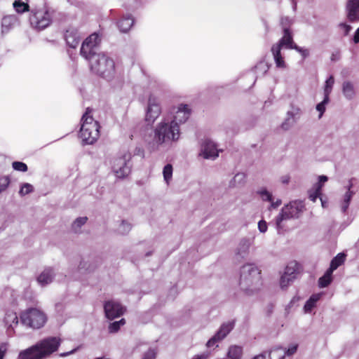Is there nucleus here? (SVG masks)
I'll return each instance as SVG.
<instances>
[{
    "label": "nucleus",
    "mask_w": 359,
    "mask_h": 359,
    "mask_svg": "<svg viewBox=\"0 0 359 359\" xmlns=\"http://www.w3.org/2000/svg\"><path fill=\"white\" fill-rule=\"evenodd\" d=\"M101 36L93 33L83 42L80 53L88 61L92 72L107 81H111L116 76L114 60L104 53L99 51Z\"/></svg>",
    "instance_id": "obj_1"
},
{
    "label": "nucleus",
    "mask_w": 359,
    "mask_h": 359,
    "mask_svg": "<svg viewBox=\"0 0 359 359\" xmlns=\"http://www.w3.org/2000/svg\"><path fill=\"white\" fill-rule=\"evenodd\" d=\"M60 344L61 339L57 337L44 338L31 347L20 351L18 359H46L57 351Z\"/></svg>",
    "instance_id": "obj_2"
},
{
    "label": "nucleus",
    "mask_w": 359,
    "mask_h": 359,
    "mask_svg": "<svg viewBox=\"0 0 359 359\" xmlns=\"http://www.w3.org/2000/svg\"><path fill=\"white\" fill-rule=\"evenodd\" d=\"M240 287L247 294H252L261 285L260 271L254 264H246L241 269Z\"/></svg>",
    "instance_id": "obj_3"
},
{
    "label": "nucleus",
    "mask_w": 359,
    "mask_h": 359,
    "mask_svg": "<svg viewBox=\"0 0 359 359\" xmlns=\"http://www.w3.org/2000/svg\"><path fill=\"white\" fill-rule=\"evenodd\" d=\"M180 126L168 119L163 118L154 129V140L158 144L175 142L180 138Z\"/></svg>",
    "instance_id": "obj_4"
},
{
    "label": "nucleus",
    "mask_w": 359,
    "mask_h": 359,
    "mask_svg": "<svg viewBox=\"0 0 359 359\" xmlns=\"http://www.w3.org/2000/svg\"><path fill=\"white\" fill-rule=\"evenodd\" d=\"M90 112L91 111L88 108L81 118L82 123L79 137L84 144H93L97 141L100 135L99 123L90 116Z\"/></svg>",
    "instance_id": "obj_5"
},
{
    "label": "nucleus",
    "mask_w": 359,
    "mask_h": 359,
    "mask_svg": "<svg viewBox=\"0 0 359 359\" xmlns=\"http://www.w3.org/2000/svg\"><path fill=\"white\" fill-rule=\"evenodd\" d=\"M54 11L46 4L42 6L32 8L30 11L29 22L31 26L37 31L47 28L52 23V17Z\"/></svg>",
    "instance_id": "obj_6"
},
{
    "label": "nucleus",
    "mask_w": 359,
    "mask_h": 359,
    "mask_svg": "<svg viewBox=\"0 0 359 359\" xmlns=\"http://www.w3.org/2000/svg\"><path fill=\"white\" fill-rule=\"evenodd\" d=\"M302 201H292L285 205L276 217V226L278 231L283 229V222L290 219L298 218L304 210Z\"/></svg>",
    "instance_id": "obj_7"
},
{
    "label": "nucleus",
    "mask_w": 359,
    "mask_h": 359,
    "mask_svg": "<svg viewBox=\"0 0 359 359\" xmlns=\"http://www.w3.org/2000/svg\"><path fill=\"white\" fill-rule=\"evenodd\" d=\"M20 320L23 325L33 329H39L45 325L47 316L39 309L30 308L20 314Z\"/></svg>",
    "instance_id": "obj_8"
},
{
    "label": "nucleus",
    "mask_w": 359,
    "mask_h": 359,
    "mask_svg": "<svg viewBox=\"0 0 359 359\" xmlns=\"http://www.w3.org/2000/svg\"><path fill=\"white\" fill-rule=\"evenodd\" d=\"M130 158L131 155L126 153L122 156L114 159L112 170L116 177L124 178L130 174L132 167Z\"/></svg>",
    "instance_id": "obj_9"
},
{
    "label": "nucleus",
    "mask_w": 359,
    "mask_h": 359,
    "mask_svg": "<svg viewBox=\"0 0 359 359\" xmlns=\"http://www.w3.org/2000/svg\"><path fill=\"white\" fill-rule=\"evenodd\" d=\"M235 326V321H228L221 325L217 332L207 341L206 346L211 348L216 345L219 341H222L233 329Z\"/></svg>",
    "instance_id": "obj_10"
},
{
    "label": "nucleus",
    "mask_w": 359,
    "mask_h": 359,
    "mask_svg": "<svg viewBox=\"0 0 359 359\" xmlns=\"http://www.w3.org/2000/svg\"><path fill=\"white\" fill-rule=\"evenodd\" d=\"M161 107L157 97L150 95L148 100V104L146 109L145 121L148 124H152L160 116Z\"/></svg>",
    "instance_id": "obj_11"
},
{
    "label": "nucleus",
    "mask_w": 359,
    "mask_h": 359,
    "mask_svg": "<svg viewBox=\"0 0 359 359\" xmlns=\"http://www.w3.org/2000/svg\"><path fill=\"white\" fill-rule=\"evenodd\" d=\"M219 150L214 142L209 139L202 140L199 156L205 159L215 160L219 156Z\"/></svg>",
    "instance_id": "obj_12"
},
{
    "label": "nucleus",
    "mask_w": 359,
    "mask_h": 359,
    "mask_svg": "<svg viewBox=\"0 0 359 359\" xmlns=\"http://www.w3.org/2000/svg\"><path fill=\"white\" fill-rule=\"evenodd\" d=\"M104 309L106 317L109 320L120 317L126 311L124 306L114 300L106 302L104 304Z\"/></svg>",
    "instance_id": "obj_13"
},
{
    "label": "nucleus",
    "mask_w": 359,
    "mask_h": 359,
    "mask_svg": "<svg viewBox=\"0 0 359 359\" xmlns=\"http://www.w3.org/2000/svg\"><path fill=\"white\" fill-rule=\"evenodd\" d=\"M297 344L290 345L287 349H284L281 346L275 347L269 353L270 359H284L286 355L292 356L297 352Z\"/></svg>",
    "instance_id": "obj_14"
},
{
    "label": "nucleus",
    "mask_w": 359,
    "mask_h": 359,
    "mask_svg": "<svg viewBox=\"0 0 359 359\" xmlns=\"http://www.w3.org/2000/svg\"><path fill=\"white\" fill-rule=\"evenodd\" d=\"M299 266L295 262L289 263L285 267L284 273L281 276L280 280V285L282 289L285 287L284 278L289 280H295L298 275Z\"/></svg>",
    "instance_id": "obj_15"
},
{
    "label": "nucleus",
    "mask_w": 359,
    "mask_h": 359,
    "mask_svg": "<svg viewBox=\"0 0 359 359\" xmlns=\"http://www.w3.org/2000/svg\"><path fill=\"white\" fill-rule=\"evenodd\" d=\"M253 243V238H243L240 240L236 249V256L237 258L245 259L248 257L250 252V248Z\"/></svg>",
    "instance_id": "obj_16"
},
{
    "label": "nucleus",
    "mask_w": 359,
    "mask_h": 359,
    "mask_svg": "<svg viewBox=\"0 0 359 359\" xmlns=\"http://www.w3.org/2000/svg\"><path fill=\"white\" fill-rule=\"evenodd\" d=\"M191 114V109L187 104H180L175 111L173 118L171 120L175 124L179 126L181 123H185L189 118Z\"/></svg>",
    "instance_id": "obj_17"
},
{
    "label": "nucleus",
    "mask_w": 359,
    "mask_h": 359,
    "mask_svg": "<svg viewBox=\"0 0 359 359\" xmlns=\"http://www.w3.org/2000/svg\"><path fill=\"white\" fill-rule=\"evenodd\" d=\"M347 18L351 22L359 21V0H348Z\"/></svg>",
    "instance_id": "obj_18"
},
{
    "label": "nucleus",
    "mask_w": 359,
    "mask_h": 359,
    "mask_svg": "<svg viewBox=\"0 0 359 359\" xmlns=\"http://www.w3.org/2000/svg\"><path fill=\"white\" fill-rule=\"evenodd\" d=\"M65 39L70 48H75L79 45L81 37L77 29L69 28L65 34Z\"/></svg>",
    "instance_id": "obj_19"
},
{
    "label": "nucleus",
    "mask_w": 359,
    "mask_h": 359,
    "mask_svg": "<svg viewBox=\"0 0 359 359\" xmlns=\"http://www.w3.org/2000/svg\"><path fill=\"white\" fill-rule=\"evenodd\" d=\"M299 114V109L292 107L291 110L287 112V117L285 121L282 123V128L287 130L294 125L296 120V116Z\"/></svg>",
    "instance_id": "obj_20"
},
{
    "label": "nucleus",
    "mask_w": 359,
    "mask_h": 359,
    "mask_svg": "<svg viewBox=\"0 0 359 359\" xmlns=\"http://www.w3.org/2000/svg\"><path fill=\"white\" fill-rule=\"evenodd\" d=\"M18 24V18L15 15H6L1 21V32L3 34L8 33Z\"/></svg>",
    "instance_id": "obj_21"
},
{
    "label": "nucleus",
    "mask_w": 359,
    "mask_h": 359,
    "mask_svg": "<svg viewBox=\"0 0 359 359\" xmlns=\"http://www.w3.org/2000/svg\"><path fill=\"white\" fill-rule=\"evenodd\" d=\"M55 276V273L52 268L45 269L37 278V281L41 285H46L50 283Z\"/></svg>",
    "instance_id": "obj_22"
},
{
    "label": "nucleus",
    "mask_w": 359,
    "mask_h": 359,
    "mask_svg": "<svg viewBox=\"0 0 359 359\" xmlns=\"http://www.w3.org/2000/svg\"><path fill=\"white\" fill-rule=\"evenodd\" d=\"M271 50L276 67L281 68V69L285 68L286 65H285L284 59L281 55V53H280L281 48H279V45H273Z\"/></svg>",
    "instance_id": "obj_23"
},
{
    "label": "nucleus",
    "mask_w": 359,
    "mask_h": 359,
    "mask_svg": "<svg viewBox=\"0 0 359 359\" xmlns=\"http://www.w3.org/2000/svg\"><path fill=\"white\" fill-rule=\"evenodd\" d=\"M134 20L131 15H124L117 23V26L121 32H127L133 25Z\"/></svg>",
    "instance_id": "obj_24"
},
{
    "label": "nucleus",
    "mask_w": 359,
    "mask_h": 359,
    "mask_svg": "<svg viewBox=\"0 0 359 359\" xmlns=\"http://www.w3.org/2000/svg\"><path fill=\"white\" fill-rule=\"evenodd\" d=\"M274 45H279V48H282L285 46L288 49H292L293 46H295V43L293 41L291 31L290 32H283V37L279 40L277 43Z\"/></svg>",
    "instance_id": "obj_25"
},
{
    "label": "nucleus",
    "mask_w": 359,
    "mask_h": 359,
    "mask_svg": "<svg viewBox=\"0 0 359 359\" xmlns=\"http://www.w3.org/2000/svg\"><path fill=\"white\" fill-rule=\"evenodd\" d=\"M352 184H350L348 187L347 190L343 196L342 200L341 201L340 207L342 212L345 213L348 208L350 202L352 199L353 196L354 195V192L351 190Z\"/></svg>",
    "instance_id": "obj_26"
},
{
    "label": "nucleus",
    "mask_w": 359,
    "mask_h": 359,
    "mask_svg": "<svg viewBox=\"0 0 359 359\" xmlns=\"http://www.w3.org/2000/svg\"><path fill=\"white\" fill-rule=\"evenodd\" d=\"M342 93L347 100L353 99L355 96L354 84L349 81H344L342 84Z\"/></svg>",
    "instance_id": "obj_27"
},
{
    "label": "nucleus",
    "mask_w": 359,
    "mask_h": 359,
    "mask_svg": "<svg viewBox=\"0 0 359 359\" xmlns=\"http://www.w3.org/2000/svg\"><path fill=\"white\" fill-rule=\"evenodd\" d=\"M243 355V348L240 346L232 345L229 346L227 357L229 359H241Z\"/></svg>",
    "instance_id": "obj_28"
},
{
    "label": "nucleus",
    "mask_w": 359,
    "mask_h": 359,
    "mask_svg": "<svg viewBox=\"0 0 359 359\" xmlns=\"http://www.w3.org/2000/svg\"><path fill=\"white\" fill-rule=\"evenodd\" d=\"M246 176L243 172H238L235 175L229 182V187L232 188L241 187L245 183Z\"/></svg>",
    "instance_id": "obj_29"
},
{
    "label": "nucleus",
    "mask_w": 359,
    "mask_h": 359,
    "mask_svg": "<svg viewBox=\"0 0 359 359\" xmlns=\"http://www.w3.org/2000/svg\"><path fill=\"white\" fill-rule=\"evenodd\" d=\"M346 255L344 253H339L337 256H335L330 262V267L328 270L333 272L336 270L339 266H340L345 261Z\"/></svg>",
    "instance_id": "obj_30"
},
{
    "label": "nucleus",
    "mask_w": 359,
    "mask_h": 359,
    "mask_svg": "<svg viewBox=\"0 0 359 359\" xmlns=\"http://www.w3.org/2000/svg\"><path fill=\"white\" fill-rule=\"evenodd\" d=\"M13 6L18 13H23L29 11V6L27 3V0H15L13 2Z\"/></svg>",
    "instance_id": "obj_31"
},
{
    "label": "nucleus",
    "mask_w": 359,
    "mask_h": 359,
    "mask_svg": "<svg viewBox=\"0 0 359 359\" xmlns=\"http://www.w3.org/2000/svg\"><path fill=\"white\" fill-rule=\"evenodd\" d=\"M332 273L330 270H327L324 275L318 280V286L321 288L327 287L332 281Z\"/></svg>",
    "instance_id": "obj_32"
},
{
    "label": "nucleus",
    "mask_w": 359,
    "mask_h": 359,
    "mask_svg": "<svg viewBox=\"0 0 359 359\" xmlns=\"http://www.w3.org/2000/svg\"><path fill=\"white\" fill-rule=\"evenodd\" d=\"M126 323V320L124 318H121V320L118 321H114L113 323H111L109 325L108 330L109 333H116L117 332L121 326L124 325Z\"/></svg>",
    "instance_id": "obj_33"
},
{
    "label": "nucleus",
    "mask_w": 359,
    "mask_h": 359,
    "mask_svg": "<svg viewBox=\"0 0 359 359\" xmlns=\"http://www.w3.org/2000/svg\"><path fill=\"white\" fill-rule=\"evenodd\" d=\"M132 226L130 223L126 220H122L119 224L117 231L120 234H127L131 230Z\"/></svg>",
    "instance_id": "obj_34"
},
{
    "label": "nucleus",
    "mask_w": 359,
    "mask_h": 359,
    "mask_svg": "<svg viewBox=\"0 0 359 359\" xmlns=\"http://www.w3.org/2000/svg\"><path fill=\"white\" fill-rule=\"evenodd\" d=\"M334 83V76L332 75H331L325 81V89H324L325 96H327V97H329V95H330V93L332 92Z\"/></svg>",
    "instance_id": "obj_35"
},
{
    "label": "nucleus",
    "mask_w": 359,
    "mask_h": 359,
    "mask_svg": "<svg viewBox=\"0 0 359 359\" xmlns=\"http://www.w3.org/2000/svg\"><path fill=\"white\" fill-rule=\"evenodd\" d=\"M163 175L164 180L167 184H168L172 176V166L171 164L168 163L164 166L163 170Z\"/></svg>",
    "instance_id": "obj_36"
},
{
    "label": "nucleus",
    "mask_w": 359,
    "mask_h": 359,
    "mask_svg": "<svg viewBox=\"0 0 359 359\" xmlns=\"http://www.w3.org/2000/svg\"><path fill=\"white\" fill-rule=\"evenodd\" d=\"M257 194L264 201L270 202L273 199V196L266 188H262L257 191Z\"/></svg>",
    "instance_id": "obj_37"
},
{
    "label": "nucleus",
    "mask_w": 359,
    "mask_h": 359,
    "mask_svg": "<svg viewBox=\"0 0 359 359\" xmlns=\"http://www.w3.org/2000/svg\"><path fill=\"white\" fill-rule=\"evenodd\" d=\"M280 25L283 32H290V26L292 24V20L289 17H282L280 19Z\"/></svg>",
    "instance_id": "obj_38"
},
{
    "label": "nucleus",
    "mask_w": 359,
    "mask_h": 359,
    "mask_svg": "<svg viewBox=\"0 0 359 359\" xmlns=\"http://www.w3.org/2000/svg\"><path fill=\"white\" fill-rule=\"evenodd\" d=\"M34 191V187L29 183H24L22 184L19 191V194L22 196L32 193Z\"/></svg>",
    "instance_id": "obj_39"
},
{
    "label": "nucleus",
    "mask_w": 359,
    "mask_h": 359,
    "mask_svg": "<svg viewBox=\"0 0 359 359\" xmlns=\"http://www.w3.org/2000/svg\"><path fill=\"white\" fill-rule=\"evenodd\" d=\"M88 218L86 217H81L77 218L72 224V228L75 232L77 231L87 222Z\"/></svg>",
    "instance_id": "obj_40"
},
{
    "label": "nucleus",
    "mask_w": 359,
    "mask_h": 359,
    "mask_svg": "<svg viewBox=\"0 0 359 359\" xmlns=\"http://www.w3.org/2000/svg\"><path fill=\"white\" fill-rule=\"evenodd\" d=\"M329 102V97L324 96V99L322 102L316 105V109L320 112L319 118H320L325 111V105Z\"/></svg>",
    "instance_id": "obj_41"
},
{
    "label": "nucleus",
    "mask_w": 359,
    "mask_h": 359,
    "mask_svg": "<svg viewBox=\"0 0 359 359\" xmlns=\"http://www.w3.org/2000/svg\"><path fill=\"white\" fill-rule=\"evenodd\" d=\"M314 189H315L314 192L312 194H310V195H309V198L313 202H315L316 201V199L318 197H320V196L321 195L322 185L321 184H315Z\"/></svg>",
    "instance_id": "obj_42"
},
{
    "label": "nucleus",
    "mask_w": 359,
    "mask_h": 359,
    "mask_svg": "<svg viewBox=\"0 0 359 359\" xmlns=\"http://www.w3.org/2000/svg\"><path fill=\"white\" fill-rule=\"evenodd\" d=\"M12 167L15 170L20 172H26L28 169L27 165L25 163L20 161L13 162Z\"/></svg>",
    "instance_id": "obj_43"
},
{
    "label": "nucleus",
    "mask_w": 359,
    "mask_h": 359,
    "mask_svg": "<svg viewBox=\"0 0 359 359\" xmlns=\"http://www.w3.org/2000/svg\"><path fill=\"white\" fill-rule=\"evenodd\" d=\"M10 184V178L7 176L0 177V192L5 191Z\"/></svg>",
    "instance_id": "obj_44"
},
{
    "label": "nucleus",
    "mask_w": 359,
    "mask_h": 359,
    "mask_svg": "<svg viewBox=\"0 0 359 359\" xmlns=\"http://www.w3.org/2000/svg\"><path fill=\"white\" fill-rule=\"evenodd\" d=\"M296 50L298 53H299L303 58H306L309 55V51L308 49L300 47L295 44V46H293V48Z\"/></svg>",
    "instance_id": "obj_45"
},
{
    "label": "nucleus",
    "mask_w": 359,
    "mask_h": 359,
    "mask_svg": "<svg viewBox=\"0 0 359 359\" xmlns=\"http://www.w3.org/2000/svg\"><path fill=\"white\" fill-rule=\"evenodd\" d=\"M339 27L343 32L344 36H347L352 29V27L351 25L344 22H341L339 25Z\"/></svg>",
    "instance_id": "obj_46"
},
{
    "label": "nucleus",
    "mask_w": 359,
    "mask_h": 359,
    "mask_svg": "<svg viewBox=\"0 0 359 359\" xmlns=\"http://www.w3.org/2000/svg\"><path fill=\"white\" fill-rule=\"evenodd\" d=\"M316 306V304L312 302L310 299H309L304 306V310L305 313H310L312 309Z\"/></svg>",
    "instance_id": "obj_47"
},
{
    "label": "nucleus",
    "mask_w": 359,
    "mask_h": 359,
    "mask_svg": "<svg viewBox=\"0 0 359 359\" xmlns=\"http://www.w3.org/2000/svg\"><path fill=\"white\" fill-rule=\"evenodd\" d=\"M156 352L154 349H149L144 355L142 359H155Z\"/></svg>",
    "instance_id": "obj_48"
},
{
    "label": "nucleus",
    "mask_w": 359,
    "mask_h": 359,
    "mask_svg": "<svg viewBox=\"0 0 359 359\" xmlns=\"http://www.w3.org/2000/svg\"><path fill=\"white\" fill-rule=\"evenodd\" d=\"M268 226L266 221L262 219L258 222V229L261 233H265L267 231Z\"/></svg>",
    "instance_id": "obj_49"
},
{
    "label": "nucleus",
    "mask_w": 359,
    "mask_h": 359,
    "mask_svg": "<svg viewBox=\"0 0 359 359\" xmlns=\"http://www.w3.org/2000/svg\"><path fill=\"white\" fill-rule=\"evenodd\" d=\"M271 204L269 207V210H271V209H276L282 204V201L280 199H277L276 201H273L272 199L271 201H270Z\"/></svg>",
    "instance_id": "obj_50"
},
{
    "label": "nucleus",
    "mask_w": 359,
    "mask_h": 359,
    "mask_svg": "<svg viewBox=\"0 0 359 359\" xmlns=\"http://www.w3.org/2000/svg\"><path fill=\"white\" fill-rule=\"evenodd\" d=\"M210 356V353L206 351L201 354L195 355L191 359H208Z\"/></svg>",
    "instance_id": "obj_51"
},
{
    "label": "nucleus",
    "mask_w": 359,
    "mask_h": 359,
    "mask_svg": "<svg viewBox=\"0 0 359 359\" xmlns=\"http://www.w3.org/2000/svg\"><path fill=\"white\" fill-rule=\"evenodd\" d=\"M6 351H7V345L6 344H0V358H4Z\"/></svg>",
    "instance_id": "obj_52"
},
{
    "label": "nucleus",
    "mask_w": 359,
    "mask_h": 359,
    "mask_svg": "<svg viewBox=\"0 0 359 359\" xmlns=\"http://www.w3.org/2000/svg\"><path fill=\"white\" fill-rule=\"evenodd\" d=\"M320 294H313L310 297V300L313 302L314 304H316V302L320 299Z\"/></svg>",
    "instance_id": "obj_53"
},
{
    "label": "nucleus",
    "mask_w": 359,
    "mask_h": 359,
    "mask_svg": "<svg viewBox=\"0 0 359 359\" xmlns=\"http://www.w3.org/2000/svg\"><path fill=\"white\" fill-rule=\"evenodd\" d=\"M318 180L319 182L316 184H321L323 186V184L328 180V177L325 175H320L319 176Z\"/></svg>",
    "instance_id": "obj_54"
},
{
    "label": "nucleus",
    "mask_w": 359,
    "mask_h": 359,
    "mask_svg": "<svg viewBox=\"0 0 359 359\" xmlns=\"http://www.w3.org/2000/svg\"><path fill=\"white\" fill-rule=\"evenodd\" d=\"M77 349H78V348H74L73 350H72V351H68V352L62 353H60V357H66V356H68V355H71V354L74 353L76 351V350H77Z\"/></svg>",
    "instance_id": "obj_55"
},
{
    "label": "nucleus",
    "mask_w": 359,
    "mask_h": 359,
    "mask_svg": "<svg viewBox=\"0 0 359 359\" xmlns=\"http://www.w3.org/2000/svg\"><path fill=\"white\" fill-rule=\"evenodd\" d=\"M353 41L355 43H359V27L357 29V30L355 32V34L353 36Z\"/></svg>",
    "instance_id": "obj_56"
},
{
    "label": "nucleus",
    "mask_w": 359,
    "mask_h": 359,
    "mask_svg": "<svg viewBox=\"0 0 359 359\" xmlns=\"http://www.w3.org/2000/svg\"><path fill=\"white\" fill-rule=\"evenodd\" d=\"M280 181L283 184H287L290 182V177L288 175H284L281 177Z\"/></svg>",
    "instance_id": "obj_57"
},
{
    "label": "nucleus",
    "mask_w": 359,
    "mask_h": 359,
    "mask_svg": "<svg viewBox=\"0 0 359 359\" xmlns=\"http://www.w3.org/2000/svg\"><path fill=\"white\" fill-rule=\"evenodd\" d=\"M135 155H140V156H143L144 155V151L142 149L140 148V147H137L135 150Z\"/></svg>",
    "instance_id": "obj_58"
},
{
    "label": "nucleus",
    "mask_w": 359,
    "mask_h": 359,
    "mask_svg": "<svg viewBox=\"0 0 359 359\" xmlns=\"http://www.w3.org/2000/svg\"><path fill=\"white\" fill-rule=\"evenodd\" d=\"M252 359H266V355L264 353H260L254 356Z\"/></svg>",
    "instance_id": "obj_59"
},
{
    "label": "nucleus",
    "mask_w": 359,
    "mask_h": 359,
    "mask_svg": "<svg viewBox=\"0 0 359 359\" xmlns=\"http://www.w3.org/2000/svg\"><path fill=\"white\" fill-rule=\"evenodd\" d=\"M284 280H285V288H287L288 287V285L292 283L294 280H289L288 278H284Z\"/></svg>",
    "instance_id": "obj_60"
},
{
    "label": "nucleus",
    "mask_w": 359,
    "mask_h": 359,
    "mask_svg": "<svg viewBox=\"0 0 359 359\" xmlns=\"http://www.w3.org/2000/svg\"><path fill=\"white\" fill-rule=\"evenodd\" d=\"M13 322H15L16 323H18V317L16 316V315L15 314L14 316H13Z\"/></svg>",
    "instance_id": "obj_61"
},
{
    "label": "nucleus",
    "mask_w": 359,
    "mask_h": 359,
    "mask_svg": "<svg viewBox=\"0 0 359 359\" xmlns=\"http://www.w3.org/2000/svg\"><path fill=\"white\" fill-rule=\"evenodd\" d=\"M262 66H264V63L259 64V65L256 67V69H258V68L261 67Z\"/></svg>",
    "instance_id": "obj_62"
},
{
    "label": "nucleus",
    "mask_w": 359,
    "mask_h": 359,
    "mask_svg": "<svg viewBox=\"0 0 359 359\" xmlns=\"http://www.w3.org/2000/svg\"><path fill=\"white\" fill-rule=\"evenodd\" d=\"M272 312V306H270V309L269 310V313Z\"/></svg>",
    "instance_id": "obj_63"
},
{
    "label": "nucleus",
    "mask_w": 359,
    "mask_h": 359,
    "mask_svg": "<svg viewBox=\"0 0 359 359\" xmlns=\"http://www.w3.org/2000/svg\"><path fill=\"white\" fill-rule=\"evenodd\" d=\"M151 255V252H147V253L146 254V256H149V255Z\"/></svg>",
    "instance_id": "obj_64"
}]
</instances>
